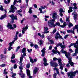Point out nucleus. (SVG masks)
Listing matches in <instances>:
<instances>
[{
    "mask_svg": "<svg viewBox=\"0 0 78 78\" xmlns=\"http://www.w3.org/2000/svg\"><path fill=\"white\" fill-rule=\"evenodd\" d=\"M52 20L48 21V26L49 27H53V24H55V20L56 19V13L54 12L53 13Z\"/></svg>",
    "mask_w": 78,
    "mask_h": 78,
    "instance_id": "f257e3e1",
    "label": "nucleus"
},
{
    "mask_svg": "<svg viewBox=\"0 0 78 78\" xmlns=\"http://www.w3.org/2000/svg\"><path fill=\"white\" fill-rule=\"evenodd\" d=\"M16 2H17V0H15L14 1V2H13V5H12L10 7V9L11 10H10L9 11V12H12V13H14V12L16 11L15 10H17V8L16 7H15L14 6V5L16 4Z\"/></svg>",
    "mask_w": 78,
    "mask_h": 78,
    "instance_id": "f03ea898",
    "label": "nucleus"
},
{
    "mask_svg": "<svg viewBox=\"0 0 78 78\" xmlns=\"http://www.w3.org/2000/svg\"><path fill=\"white\" fill-rule=\"evenodd\" d=\"M76 73H78V70H76V71L74 72H70L67 73V75L68 76H70V78H73V76H75V75Z\"/></svg>",
    "mask_w": 78,
    "mask_h": 78,
    "instance_id": "7ed1b4c3",
    "label": "nucleus"
},
{
    "mask_svg": "<svg viewBox=\"0 0 78 78\" xmlns=\"http://www.w3.org/2000/svg\"><path fill=\"white\" fill-rule=\"evenodd\" d=\"M7 28H9L10 30H14V28H16L17 27V26L16 24H13V27H12V25L10 23H8V24L7 26Z\"/></svg>",
    "mask_w": 78,
    "mask_h": 78,
    "instance_id": "20e7f679",
    "label": "nucleus"
},
{
    "mask_svg": "<svg viewBox=\"0 0 78 78\" xmlns=\"http://www.w3.org/2000/svg\"><path fill=\"white\" fill-rule=\"evenodd\" d=\"M50 64L51 67H54L55 68H56L58 66V64L56 62L53 61L50 62Z\"/></svg>",
    "mask_w": 78,
    "mask_h": 78,
    "instance_id": "39448f33",
    "label": "nucleus"
},
{
    "mask_svg": "<svg viewBox=\"0 0 78 78\" xmlns=\"http://www.w3.org/2000/svg\"><path fill=\"white\" fill-rule=\"evenodd\" d=\"M61 51L62 53L64 54V53L66 58H68L69 57H70V53L69 52L67 53V52H66V51H64V49H62L61 50Z\"/></svg>",
    "mask_w": 78,
    "mask_h": 78,
    "instance_id": "423d86ee",
    "label": "nucleus"
},
{
    "mask_svg": "<svg viewBox=\"0 0 78 78\" xmlns=\"http://www.w3.org/2000/svg\"><path fill=\"white\" fill-rule=\"evenodd\" d=\"M68 59L69 61H68V62L71 66H72V67H74V63L72 61V58L70 57H69L68 58H67Z\"/></svg>",
    "mask_w": 78,
    "mask_h": 78,
    "instance_id": "0eeeda50",
    "label": "nucleus"
},
{
    "mask_svg": "<svg viewBox=\"0 0 78 78\" xmlns=\"http://www.w3.org/2000/svg\"><path fill=\"white\" fill-rule=\"evenodd\" d=\"M62 45V43H58V44L57 45V47H58L59 46H60V47H61V48H62V50H64V49L65 48V45Z\"/></svg>",
    "mask_w": 78,
    "mask_h": 78,
    "instance_id": "6e6552de",
    "label": "nucleus"
},
{
    "mask_svg": "<svg viewBox=\"0 0 78 78\" xmlns=\"http://www.w3.org/2000/svg\"><path fill=\"white\" fill-rule=\"evenodd\" d=\"M28 29V25H27L26 27H24L23 28V30H22V33L23 34H25V31H26V30Z\"/></svg>",
    "mask_w": 78,
    "mask_h": 78,
    "instance_id": "1a4fd4ad",
    "label": "nucleus"
},
{
    "mask_svg": "<svg viewBox=\"0 0 78 78\" xmlns=\"http://www.w3.org/2000/svg\"><path fill=\"white\" fill-rule=\"evenodd\" d=\"M52 52L54 54H57L58 53L59 55H61V53H60V52L59 51H58V50H55V49H53L52 51Z\"/></svg>",
    "mask_w": 78,
    "mask_h": 78,
    "instance_id": "9d476101",
    "label": "nucleus"
},
{
    "mask_svg": "<svg viewBox=\"0 0 78 78\" xmlns=\"http://www.w3.org/2000/svg\"><path fill=\"white\" fill-rule=\"evenodd\" d=\"M73 45L74 46L75 48H77V45L75 44V43H71L70 45L69 46V48H70L71 47L73 46Z\"/></svg>",
    "mask_w": 78,
    "mask_h": 78,
    "instance_id": "9b49d317",
    "label": "nucleus"
},
{
    "mask_svg": "<svg viewBox=\"0 0 78 78\" xmlns=\"http://www.w3.org/2000/svg\"><path fill=\"white\" fill-rule=\"evenodd\" d=\"M6 17V13H5L4 15H2L1 16L0 19L1 20H3Z\"/></svg>",
    "mask_w": 78,
    "mask_h": 78,
    "instance_id": "f8f14e48",
    "label": "nucleus"
},
{
    "mask_svg": "<svg viewBox=\"0 0 78 78\" xmlns=\"http://www.w3.org/2000/svg\"><path fill=\"white\" fill-rule=\"evenodd\" d=\"M59 59L58 60V64L60 66H62V60L60 58H59Z\"/></svg>",
    "mask_w": 78,
    "mask_h": 78,
    "instance_id": "ddd939ff",
    "label": "nucleus"
},
{
    "mask_svg": "<svg viewBox=\"0 0 78 78\" xmlns=\"http://www.w3.org/2000/svg\"><path fill=\"white\" fill-rule=\"evenodd\" d=\"M58 35L60 36V34L58 32H57L56 33V35L55 36V39H59V36H58Z\"/></svg>",
    "mask_w": 78,
    "mask_h": 78,
    "instance_id": "4468645a",
    "label": "nucleus"
},
{
    "mask_svg": "<svg viewBox=\"0 0 78 78\" xmlns=\"http://www.w3.org/2000/svg\"><path fill=\"white\" fill-rule=\"evenodd\" d=\"M72 9H73V7H69V9L68 10V13L70 14V12L73 11V10H72Z\"/></svg>",
    "mask_w": 78,
    "mask_h": 78,
    "instance_id": "2eb2a0df",
    "label": "nucleus"
},
{
    "mask_svg": "<svg viewBox=\"0 0 78 78\" xmlns=\"http://www.w3.org/2000/svg\"><path fill=\"white\" fill-rule=\"evenodd\" d=\"M27 76H30L31 75L30 70L29 69H27Z\"/></svg>",
    "mask_w": 78,
    "mask_h": 78,
    "instance_id": "dca6fc26",
    "label": "nucleus"
},
{
    "mask_svg": "<svg viewBox=\"0 0 78 78\" xmlns=\"http://www.w3.org/2000/svg\"><path fill=\"white\" fill-rule=\"evenodd\" d=\"M23 58H24V57L23 56V55H21V57H20V63H21L23 61Z\"/></svg>",
    "mask_w": 78,
    "mask_h": 78,
    "instance_id": "f3484780",
    "label": "nucleus"
},
{
    "mask_svg": "<svg viewBox=\"0 0 78 78\" xmlns=\"http://www.w3.org/2000/svg\"><path fill=\"white\" fill-rule=\"evenodd\" d=\"M28 12L30 13V14H32L33 13V11H32V8L31 7H30V8Z\"/></svg>",
    "mask_w": 78,
    "mask_h": 78,
    "instance_id": "a211bd4d",
    "label": "nucleus"
},
{
    "mask_svg": "<svg viewBox=\"0 0 78 78\" xmlns=\"http://www.w3.org/2000/svg\"><path fill=\"white\" fill-rule=\"evenodd\" d=\"M22 52L23 53H26V48H24L22 50Z\"/></svg>",
    "mask_w": 78,
    "mask_h": 78,
    "instance_id": "6ab92c4d",
    "label": "nucleus"
},
{
    "mask_svg": "<svg viewBox=\"0 0 78 78\" xmlns=\"http://www.w3.org/2000/svg\"><path fill=\"white\" fill-rule=\"evenodd\" d=\"M14 19L15 20H17V16H16V15H15L13 17V18H12V21H14Z\"/></svg>",
    "mask_w": 78,
    "mask_h": 78,
    "instance_id": "aec40b11",
    "label": "nucleus"
},
{
    "mask_svg": "<svg viewBox=\"0 0 78 78\" xmlns=\"http://www.w3.org/2000/svg\"><path fill=\"white\" fill-rule=\"evenodd\" d=\"M39 42H40V46H41V45L44 44V41H43L42 40H40Z\"/></svg>",
    "mask_w": 78,
    "mask_h": 78,
    "instance_id": "412c9836",
    "label": "nucleus"
},
{
    "mask_svg": "<svg viewBox=\"0 0 78 78\" xmlns=\"http://www.w3.org/2000/svg\"><path fill=\"white\" fill-rule=\"evenodd\" d=\"M1 59H3V58L4 59H5L6 58L5 56V55H3L2 54L1 55Z\"/></svg>",
    "mask_w": 78,
    "mask_h": 78,
    "instance_id": "4be33fe9",
    "label": "nucleus"
},
{
    "mask_svg": "<svg viewBox=\"0 0 78 78\" xmlns=\"http://www.w3.org/2000/svg\"><path fill=\"white\" fill-rule=\"evenodd\" d=\"M20 46H18L16 48V52H17L18 51L19 49H20Z\"/></svg>",
    "mask_w": 78,
    "mask_h": 78,
    "instance_id": "5701e85b",
    "label": "nucleus"
},
{
    "mask_svg": "<svg viewBox=\"0 0 78 78\" xmlns=\"http://www.w3.org/2000/svg\"><path fill=\"white\" fill-rule=\"evenodd\" d=\"M43 61H44V63H46V62H47V59L45 57L44 58Z\"/></svg>",
    "mask_w": 78,
    "mask_h": 78,
    "instance_id": "b1692460",
    "label": "nucleus"
},
{
    "mask_svg": "<svg viewBox=\"0 0 78 78\" xmlns=\"http://www.w3.org/2000/svg\"><path fill=\"white\" fill-rule=\"evenodd\" d=\"M67 32L68 33H73V32H72V30H67Z\"/></svg>",
    "mask_w": 78,
    "mask_h": 78,
    "instance_id": "393cba45",
    "label": "nucleus"
},
{
    "mask_svg": "<svg viewBox=\"0 0 78 78\" xmlns=\"http://www.w3.org/2000/svg\"><path fill=\"white\" fill-rule=\"evenodd\" d=\"M77 16H78L77 14H74V20H75V19H77Z\"/></svg>",
    "mask_w": 78,
    "mask_h": 78,
    "instance_id": "a878e982",
    "label": "nucleus"
},
{
    "mask_svg": "<svg viewBox=\"0 0 78 78\" xmlns=\"http://www.w3.org/2000/svg\"><path fill=\"white\" fill-rule=\"evenodd\" d=\"M23 73V71L22 70H20V73H19L18 74L20 76H22V74Z\"/></svg>",
    "mask_w": 78,
    "mask_h": 78,
    "instance_id": "bb28decb",
    "label": "nucleus"
},
{
    "mask_svg": "<svg viewBox=\"0 0 78 78\" xmlns=\"http://www.w3.org/2000/svg\"><path fill=\"white\" fill-rule=\"evenodd\" d=\"M30 63L27 64L26 65V67L27 69H29L30 68Z\"/></svg>",
    "mask_w": 78,
    "mask_h": 78,
    "instance_id": "cd10ccee",
    "label": "nucleus"
},
{
    "mask_svg": "<svg viewBox=\"0 0 78 78\" xmlns=\"http://www.w3.org/2000/svg\"><path fill=\"white\" fill-rule=\"evenodd\" d=\"M68 27L69 28L71 27H73V24L71 23H69V24Z\"/></svg>",
    "mask_w": 78,
    "mask_h": 78,
    "instance_id": "c85d7f7f",
    "label": "nucleus"
},
{
    "mask_svg": "<svg viewBox=\"0 0 78 78\" xmlns=\"http://www.w3.org/2000/svg\"><path fill=\"white\" fill-rule=\"evenodd\" d=\"M18 39V37H17V35H16L15 37L14 38V40L16 41V40H17Z\"/></svg>",
    "mask_w": 78,
    "mask_h": 78,
    "instance_id": "c756f323",
    "label": "nucleus"
},
{
    "mask_svg": "<svg viewBox=\"0 0 78 78\" xmlns=\"http://www.w3.org/2000/svg\"><path fill=\"white\" fill-rule=\"evenodd\" d=\"M38 72V71H37V70H35L34 69L33 71V73L34 74V75H36V73H37Z\"/></svg>",
    "mask_w": 78,
    "mask_h": 78,
    "instance_id": "7c9ffc66",
    "label": "nucleus"
},
{
    "mask_svg": "<svg viewBox=\"0 0 78 78\" xmlns=\"http://www.w3.org/2000/svg\"><path fill=\"white\" fill-rule=\"evenodd\" d=\"M14 58H15V55L13 54L11 57V59H13Z\"/></svg>",
    "mask_w": 78,
    "mask_h": 78,
    "instance_id": "2f4dec72",
    "label": "nucleus"
},
{
    "mask_svg": "<svg viewBox=\"0 0 78 78\" xmlns=\"http://www.w3.org/2000/svg\"><path fill=\"white\" fill-rule=\"evenodd\" d=\"M0 9L1 11H3V10H4V9L3 8V6L1 5Z\"/></svg>",
    "mask_w": 78,
    "mask_h": 78,
    "instance_id": "473e14b6",
    "label": "nucleus"
},
{
    "mask_svg": "<svg viewBox=\"0 0 78 78\" xmlns=\"http://www.w3.org/2000/svg\"><path fill=\"white\" fill-rule=\"evenodd\" d=\"M76 49L75 50V53H78V47L77 46V48H76Z\"/></svg>",
    "mask_w": 78,
    "mask_h": 78,
    "instance_id": "72a5a7b5",
    "label": "nucleus"
},
{
    "mask_svg": "<svg viewBox=\"0 0 78 78\" xmlns=\"http://www.w3.org/2000/svg\"><path fill=\"white\" fill-rule=\"evenodd\" d=\"M59 60V59L57 58H56V57H54L53 58V61H56L57 60Z\"/></svg>",
    "mask_w": 78,
    "mask_h": 78,
    "instance_id": "f704fd0d",
    "label": "nucleus"
},
{
    "mask_svg": "<svg viewBox=\"0 0 78 78\" xmlns=\"http://www.w3.org/2000/svg\"><path fill=\"white\" fill-rule=\"evenodd\" d=\"M25 74L24 73H23V75L21 76L22 78H25Z\"/></svg>",
    "mask_w": 78,
    "mask_h": 78,
    "instance_id": "c9c22d12",
    "label": "nucleus"
},
{
    "mask_svg": "<svg viewBox=\"0 0 78 78\" xmlns=\"http://www.w3.org/2000/svg\"><path fill=\"white\" fill-rule=\"evenodd\" d=\"M44 29L45 31H48V29L47 27H44Z\"/></svg>",
    "mask_w": 78,
    "mask_h": 78,
    "instance_id": "e433bc0d",
    "label": "nucleus"
},
{
    "mask_svg": "<svg viewBox=\"0 0 78 78\" xmlns=\"http://www.w3.org/2000/svg\"><path fill=\"white\" fill-rule=\"evenodd\" d=\"M46 12V11L44 10V12H42V10H41L40 11V13H42V14H44L45 12Z\"/></svg>",
    "mask_w": 78,
    "mask_h": 78,
    "instance_id": "4c0bfd02",
    "label": "nucleus"
},
{
    "mask_svg": "<svg viewBox=\"0 0 78 78\" xmlns=\"http://www.w3.org/2000/svg\"><path fill=\"white\" fill-rule=\"evenodd\" d=\"M34 47H35V48L37 49L39 48V46L37 44H35L34 45Z\"/></svg>",
    "mask_w": 78,
    "mask_h": 78,
    "instance_id": "58836bf2",
    "label": "nucleus"
},
{
    "mask_svg": "<svg viewBox=\"0 0 78 78\" xmlns=\"http://www.w3.org/2000/svg\"><path fill=\"white\" fill-rule=\"evenodd\" d=\"M12 49V46H9L8 48L9 51H10V50H11Z\"/></svg>",
    "mask_w": 78,
    "mask_h": 78,
    "instance_id": "ea45409f",
    "label": "nucleus"
},
{
    "mask_svg": "<svg viewBox=\"0 0 78 78\" xmlns=\"http://www.w3.org/2000/svg\"><path fill=\"white\" fill-rule=\"evenodd\" d=\"M0 66H1V67H3L6 66V64L5 63L2 64V65H0Z\"/></svg>",
    "mask_w": 78,
    "mask_h": 78,
    "instance_id": "a19ab883",
    "label": "nucleus"
},
{
    "mask_svg": "<svg viewBox=\"0 0 78 78\" xmlns=\"http://www.w3.org/2000/svg\"><path fill=\"white\" fill-rule=\"evenodd\" d=\"M76 29L75 28L73 27V30H72V32H73V33L75 34V29Z\"/></svg>",
    "mask_w": 78,
    "mask_h": 78,
    "instance_id": "79ce46f5",
    "label": "nucleus"
},
{
    "mask_svg": "<svg viewBox=\"0 0 78 78\" xmlns=\"http://www.w3.org/2000/svg\"><path fill=\"white\" fill-rule=\"evenodd\" d=\"M55 24H56V25H57V26L58 27L60 26V23H59V22H56Z\"/></svg>",
    "mask_w": 78,
    "mask_h": 78,
    "instance_id": "37998d69",
    "label": "nucleus"
},
{
    "mask_svg": "<svg viewBox=\"0 0 78 78\" xmlns=\"http://www.w3.org/2000/svg\"><path fill=\"white\" fill-rule=\"evenodd\" d=\"M63 10V9H62V8H60L59 11L60 13H62V12Z\"/></svg>",
    "mask_w": 78,
    "mask_h": 78,
    "instance_id": "c03bdc74",
    "label": "nucleus"
},
{
    "mask_svg": "<svg viewBox=\"0 0 78 78\" xmlns=\"http://www.w3.org/2000/svg\"><path fill=\"white\" fill-rule=\"evenodd\" d=\"M55 32H56V29H54L52 32L53 34H55Z\"/></svg>",
    "mask_w": 78,
    "mask_h": 78,
    "instance_id": "a18cd8bd",
    "label": "nucleus"
},
{
    "mask_svg": "<svg viewBox=\"0 0 78 78\" xmlns=\"http://www.w3.org/2000/svg\"><path fill=\"white\" fill-rule=\"evenodd\" d=\"M10 61L12 63H14V64H15L16 62V61L15 60H11Z\"/></svg>",
    "mask_w": 78,
    "mask_h": 78,
    "instance_id": "49530a36",
    "label": "nucleus"
},
{
    "mask_svg": "<svg viewBox=\"0 0 78 78\" xmlns=\"http://www.w3.org/2000/svg\"><path fill=\"white\" fill-rule=\"evenodd\" d=\"M56 75H57V74L56 73H55L53 74V78H56Z\"/></svg>",
    "mask_w": 78,
    "mask_h": 78,
    "instance_id": "de8ad7c7",
    "label": "nucleus"
},
{
    "mask_svg": "<svg viewBox=\"0 0 78 78\" xmlns=\"http://www.w3.org/2000/svg\"><path fill=\"white\" fill-rule=\"evenodd\" d=\"M14 14H12L10 16V17L12 18H12H14Z\"/></svg>",
    "mask_w": 78,
    "mask_h": 78,
    "instance_id": "09e8293b",
    "label": "nucleus"
},
{
    "mask_svg": "<svg viewBox=\"0 0 78 78\" xmlns=\"http://www.w3.org/2000/svg\"><path fill=\"white\" fill-rule=\"evenodd\" d=\"M63 25L64 27H66V26L67 25V23H66V22H65L63 23Z\"/></svg>",
    "mask_w": 78,
    "mask_h": 78,
    "instance_id": "8fccbe9b",
    "label": "nucleus"
},
{
    "mask_svg": "<svg viewBox=\"0 0 78 78\" xmlns=\"http://www.w3.org/2000/svg\"><path fill=\"white\" fill-rule=\"evenodd\" d=\"M27 51L28 53H31V52L32 51V49H30V50H29V49H28Z\"/></svg>",
    "mask_w": 78,
    "mask_h": 78,
    "instance_id": "3c124183",
    "label": "nucleus"
},
{
    "mask_svg": "<svg viewBox=\"0 0 78 78\" xmlns=\"http://www.w3.org/2000/svg\"><path fill=\"white\" fill-rule=\"evenodd\" d=\"M49 42L51 43V44H54V41L52 40H51L49 41Z\"/></svg>",
    "mask_w": 78,
    "mask_h": 78,
    "instance_id": "603ef678",
    "label": "nucleus"
},
{
    "mask_svg": "<svg viewBox=\"0 0 78 78\" xmlns=\"http://www.w3.org/2000/svg\"><path fill=\"white\" fill-rule=\"evenodd\" d=\"M78 9V7L76 6H74V7H73V9Z\"/></svg>",
    "mask_w": 78,
    "mask_h": 78,
    "instance_id": "864d4df0",
    "label": "nucleus"
},
{
    "mask_svg": "<svg viewBox=\"0 0 78 78\" xmlns=\"http://www.w3.org/2000/svg\"><path fill=\"white\" fill-rule=\"evenodd\" d=\"M17 65L16 64H15L14 65V69H17Z\"/></svg>",
    "mask_w": 78,
    "mask_h": 78,
    "instance_id": "5fc2aeb1",
    "label": "nucleus"
},
{
    "mask_svg": "<svg viewBox=\"0 0 78 78\" xmlns=\"http://www.w3.org/2000/svg\"><path fill=\"white\" fill-rule=\"evenodd\" d=\"M25 20V18H23V19L21 21V23H23V21H24Z\"/></svg>",
    "mask_w": 78,
    "mask_h": 78,
    "instance_id": "6e6d98bb",
    "label": "nucleus"
},
{
    "mask_svg": "<svg viewBox=\"0 0 78 78\" xmlns=\"http://www.w3.org/2000/svg\"><path fill=\"white\" fill-rule=\"evenodd\" d=\"M30 62H31L32 64H33V63H34V60H33L32 59H30Z\"/></svg>",
    "mask_w": 78,
    "mask_h": 78,
    "instance_id": "4d7b16f0",
    "label": "nucleus"
},
{
    "mask_svg": "<svg viewBox=\"0 0 78 78\" xmlns=\"http://www.w3.org/2000/svg\"><path fill=\"white\" fill-rule=\"evenodd\" d=\"M43 64H44V66H47L48 65V64L47 63V62L44 63Z\"/></svg>",
    "mask_w": 78,
    "mask_h": 78,
    "instance_id": "13d9d810",
    "label": "nucleus"
},
{
    "mask_svg": "<svg viewBox=\"0 0 78 78\" xmlns=\"http://www.w3.org/2000/svg\"><path fill=\"white\" fill-rule=\"evenodd\" d=\"M16 76V73H13L12 75V78H13V77H14V76Z\"/></svg>",
    "mask_w": 78,
    "mask_h": 78,
    "instance_id": "bf43d9fd",
    "label": "nucleus"
},
{
    "mask_svg": "<svg viewBox=\"0 0 78 78\" xmlns=\"http://www.w3.org/2000/svg\"><path fill=\"white\" fill-rule=\"evenodd\" d=\"M28 2H29V1H28V0H26V2L27 3V5H26L27 6H28Z\"/></svg>",
    "mask_w": 78,
    "mask_h": 78,
    "instance_id": "052dcab7",
    "label": "nucleus"
},
{
    "mask_svg": "<svg viewBox=\"0 0 78 78\" xmlns=\"http://www.w3.org/2000/svg\"><path fill=\"white\" fill-rule=\"evenodd\" d=\"M23 56L24 57V56H27V54L26 53V52L23 53Z\"/></svg>",
    "mask_w": 78,
    "mask_h": 78,
    "instance_id": "680f3d73",
    "label": "nucleus"
},
{
    "mask_svg": "<svg viewBox=\"0 0 78 78\" xmlns=\"http://www.w3.org/2000/svg\"><path fill=\"white\" fill-rule=\"evenodd\" d=\"M69 36V35H66L65 36L64 38L65 39H66V38Z\"/></svg>",
    "mask_w": 78,
    "mask_h": 78,
    "instance_id": "e2e57ef3",
    "label": "nucleus"
},
{
    "mask_svg": "<svg viewBox=\"0 0 78 78\" xmlns=\"http://www.w3.org/2000/svg\"><path fill=\"white\" fill-rule=\"evenodd\" d=\"M33 16L34 18H36L37 19V16H36V15H33Z\"/></svg>",
    "mask_w": 78,
    "mask_h": 78,
    "instance_id": "0e129e2a",
    "label": "nucleus"
},
{
    "mask_svg": "<svg viewBox=\"0 0 78 78\" xmlns=\"http://www.w3.org/2000/svg\"><path fill=\"white\" fill-rule=\"evenodd\" d=\"M60 69H61V70H63V68H64V67H62V66H60Z\"/></svg>",
    "mask_w": 78,
    "mask_h": 78,
    "instance_id": "69168bd1",
    "label": "nucleus"
},
{
    "mask_svg": "<svg viewBox=\"0 0 78 78\" xmlns=\"http://www.w3.org/2000/svg\"><path fill=\"white\" fill-rule=\"evenodd\" d=\"M17 12H20V13L22 12V9H20L19 10H18Z\"/></svg>",
    "mask_w": 78,
    "mask_h": 78,
    "instance_id": "338daca9",
    "label": "nucleus"
},
{
    "mask_svg": "<svg viewBox=\"0 0 78 78\" xmlns=\"http://www.w3.org/2000/svg\"><path fill=\"white\" fill-rule=\"evenodd\" d=\"M34 70L38 71L39 70V68H37V67H35V69H34Z\"/></svg>",
    "mask_w": 78,
    "mask_h": 78,
    "instance_id": "774afa93",
    "label": "nucleus"
}]
</instances>
